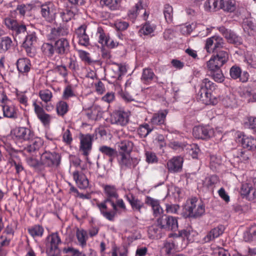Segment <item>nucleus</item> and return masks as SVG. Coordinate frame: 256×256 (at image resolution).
I'll return each mask as SVG.
<instances>
[{"label": "nucleus", "mask_w": 256, "mask_h": 256, "mask_svg": "<svg viewBox=\"0 0 256 256\" xmlns=\"http://www.w3.org/2000/svg\"><path fill=\"white\" fill-rule=\"evenodd\" d=\"M244 30L249 36H254L256 33V26L251 20H246L242 24Z\"/></svg>", "instance_id": "nucleus-33"}, {"label": "nucleus", "mask_w": 256, "mask_h": 256, "mask_svg": "<svg viewBox=\"0 0 256 256\" xmlns=\"http://www.w3.org/2000/svg\"><path fill=\"white\" fill-rule=\"evenodd\" d=\"M62 138L64 142L67 144H71L72 141V138L70 132L69 130L68 129L64 132Z\"/></svg>", "instance_id": "nucleus-64"}, {"label": "nucleus", "mask_w": 256, "mask_h": 256, "mask_svg": "<svg viewBox=\"0 0 256 256\" xmlns=\"http://www.w3.org/2000/svg\"><path fill=\"white\" fill-rule=\"evenodd\" d=\"M173 9L172 6L168 4L164 5V14L165 19L168 22H172Z\"/></svg>", "instance_id": "nucleus-48"}, {"label": "nucleus", "mask_w": 256, "mask_h": 256, "mask_svg": "<svg viewBox=\"0 0 256 256\" xmlns=\"http://www.w3.org/2000/svg\"><path fill=\"white\" fill-rule=\"evenodd\" d=\"M211 53L212 55L206 64L223 66L228 60V52L224 49L215 50Z\"/></svg>", "instance_id": "nucleus-6"}, {"label": "nucleus", "mask_w": 256, "mask_h": 256, "mask_svg": "<svg viewBox=\"0 0 256 256\" xmlns=\"http://www.w3.org/2000/svg\"><path fill=\"white\" fill-rule=\"evenodd\" d=\"M129 121V114L122 110H116L111 116V122L113 124L124 126Z\"/></svg>", "instance_id": "nucleus-12"}, {"label": "nucleus", "mask_w": 256, "mask_h": 256, "mask_svg": "<svg viewBox=\"0 0 256 256\" xmlns=\"http://www.w3.org/2000/svg\"><path fill=\"white\" fill-rule=\"evenodd\" d=\"M146 161L148 163H155L157 162L158 159L154 152H146Z\"/></svg>", "instance_id": "nucleus-59"}, {"label": "nucleus", "mask_w": 256, "mask_h": 256, "mask_svg": "<svg viewBox=\"0 0 256 256\" xmlns=\"http://www.w3.org/2000/svg\"><path fill=\"white\" fill-rule=\"evenodd\" d=\"M145 202L152 208L154 216H158L163 213L164 210L160 204L159 200L148 196Z\"/></svg>", "instance_id": "nucleus-20"}, {"label": "nucleus", "mask_w": 256, "mask_h": 256, "mask_svg": "<svg viewBox=\"0 0 256 256\" xmlns=\"http://www.w3.org/2000/svg\"><path fill=\"white\" fill-rule=\"evenodd\" d=\"M39 96L43 102H48L50 101L52 97V94L50 90L45 89L39 92Z\"/></svg>", "instance_id": "nucleus-47"}, {"label": "nucleus", "mask_w": 256, "mask_h": 256, "mask_svg": "<svg viewBox=\"0 0 256 256\" xmlns=\"http://www.w3.org/2000/svg\"><path fill=\"white\" fill-rule=\"evenodd\" d=\"M241 142L242 146L244 148L252 151L256 149V138L252 136L243 135Z\"/></svg>", "instance_id": "nucleus-24"}, {"label": "nucleus", "mask_w": 256, "mask_h": 256, "mask_svg": "<svg viewBox=\"0 0 256 256\" xmlns=\"http://www.w3.org/2000/svg\"><path fill=\"white\" fill-rule=\"evenodd\" d=\"M218 30L229 44H233L236 46L241 45L242 44V38L232 30L227 29L224 26L220 27Z\"/></svg>", "instance_id": "nucleus-10"}, {"label": "nucleus", "mask_w": 256, "mask_h": 256, "mask_svg": "<svg viewBox=\"0 0 256 256\" xmlns=\"http://www.w3.org/2000/svg\"><path fill=\"white\" fill-rule=\"evenodd\" d=\"M33 106L34 108V112L38 118L44 126L48 125L51 120V116L46 114L42 106L38 105L36 102H34Z\"/></svg>", "instance_id": "nucleus-17"}, {"label": "nucleus", "mask_w": 256, "mask_h": 256, "mask_svg": "<svg viewBox=\"0 0 256 256\" xmlns=\"http://www.w3.org/2000/svg\"><path fill=\"white\" fill-rule=\"evenodd\" d=\"M61 240L57 232L52 233L47 236L46 240V252L48 255L58 254L60 253L58 246Z\"/></svg>", "instance_id": "nucleus-4"}, {"label": "nucleus", "mask_w": 256, "mask_h": 256, "mask_svg": "<svg viewBox=\"0 0 256 256\" xmlns=\"http://www.w3.org/2000/svg\"><path fill=\"white\" fill-rule=\"evenodd\" d=\"M40 13L42 16L48 22H52L56 18V8L54 4L47 2L41 5Z\"/></svg>", "instance_id": "nucleus-9"}, {"label": "nucleus", "mask_w": 256, "mask_h": 256, "mask_svg": "<svg viewBox=\"0 0 256 256\" xmlns=\"http://www.w3.org/2000/svg\"><path fill=\"white\" fill-rule=\"evenodd\" d=\"M74 178L80 188L85 189L88 186V180L84 174H80L78 171L73 174Z\"/></svg>", "instance_id": "nucleus-25"}, {"label": "nucleus", "mask_w": 256, "mask_h": 256, "mask_svg": "<svg viewBox=\"0 0 256 256\" xmlns=\"http://www.w3.org/2000/svg\"><path fill=\"white\" fill-rule=\"evenodd\" d=\"M4 117L16 119L18 118V109L10 102L2 105Z\"/></svg>", "instance_id": "nucleus-18"}, {"label": "nucleus", "mask_w": 256, "mask_h": 256, "mask_svg": "<svg viewBox=\"0 0 256 256\" xmlns=\"http://www.w3.org/2000/svg\"><path fill=\"white\" fill-rule=\"evenodd\" d=\"M97 206L99 208L101 214L104 217H105L106 219L108 220H109L112 221L114 220L116 212V211L114 210V212L105 211L104 210H106L108 207L106 206V204H104V202L97 204Z\"/></svg>", "instance_id": "nucleus-32"}, {"label": "nucleus", "mask_w": 256, "mask_h": 256, "mask_svg": "<svg viewBox=\"0 0 256 256\" xmlns=\"http://www.w3.org/2000/svg\"><path fill=\"white\" fill-rule=\"evenodd\" d=\"M240 194L242 196L250 198H256V192L251 184L245 183L242 184Z\"/></svg>", "instance_id": "nucleus-27"}, {"label": "nucleus", "mask_w": 256, "mask_h": 256, "mask_svg": "<svg viewBox=\"0 0 256 256\" xmlns=\"http://www.w3.org/2000/svg\"><path fill=\"white\" fill-rule=\"evenodd\" d=\"M69 42L66 38H60L54 42V50L60 55H65L70 52Z\"/></svg>", "instance_id": "nucleus-16"}, {"label": "nucleus", "mask_w": 256, "mask_h": 256, "mask_svg": "<svg viewBox=\"0 0 256 256\" xmlns=\"http://www.w3.org/2000/svg\"><path fill=\"white\" fill-rule=\"evenodd\" d=\"M152 130L148 124L140 125L138 130V134L141 138H146Z\"/></svg>", "instance_id": "nucleus-43"}, {"label": "nucleus", "mask_w": 256, "mask_h": 256, "mask_svg": "<svg viewBox=\"0 0 256 256\" xmlns=\"http://www.w3.org/2000/svg\"><path fill=\"white\" fill-rule=\"evenodd\" d=\"M224 45L223 38L218 36H214L206 39L204 48L207 52L211 54L212 52L224 49Z\"/></svg>", "instance_id": "nucleus-5"}, {"label": "nucleus", "mask_w": 256, "mask_h": 256, "mask_svg": "<svg viewBox=\"0 0 256 256\" xmlns=\"http://www.w3.org/2000/svg\"><path fill=\"white\" fill-rule=\"evenodd\" d=\"M184 158L180 156H174L167 162V168L172 173L180 172L182 170Z\"/></svg>", "instance_id": "nucleus-13"}, {"label": "nucleus", "mask_w": 256, "mask_h": 256, "mask_svg": "<svg viewBox=\"0 0 256 256\" xmlns=\"http://www.w3.org/2000/svg\"><path fill=\"white\" fill-rule=\"evenodd\" d=\"M206 66L210 71V76L216 82H222L224 80V76L220 68L222 66L206 64Z\"/></svg>", "instance_id": "nucleus-15"}, {"label": "nucleus", "mask_w": 256, "mask_h": 256, "mask_svg": "<svg viewBox=\"0 0 256 256\" xmlns=\"http://www.w3.org/2000/svg\"><path fill=\"white\" fill-rule=\"evenodd\" d=\"M68 111V105L64 101H60L56 104V112L58 115L64 116Z\"/></svg>", "instance_id": "nucleus-44"}, {"label": "nucleus", "mask_w": 256, "mask_h": 256, "mask_svg": "<svg viewBox=\"0 0 256 256\" xmlns=\"http://www.w3.org/2000/svg\"><path fill=\"white\" fill-rule=\"evenodd\" d=\"M41 164L43 166L49 168H56L60 164L61 156L55 152L46 151L40 155Z\"/></svg>", "instance_id": "nucleus-2"}, {"label": "nucleus", "mask_w": 256, "mask_h": 256, "mask_svg": "<svg viewBox=\"0 0 256 256\" xmlns=\"http://www.w3.org/2000/svg\"><path fill=\"white\" fill-rule=\"evenodd\" d=\"M192 134L196 138L206 140L214 136V130L207 126H196L193 128Z\"/></svg>", "instance_id": "nucleus-7"}, {"label": "nucleus", "mask_w": 256, "mask_h": 256, "mask_svg": "<svg viewBox=\"0 0 256 256\" xmlns=\"http://www.w3.org/2000/svg\"><path fill=\"white\" fill-rule=\"evenodd\" d=\"M104 192L106 198L102 202L110 203L112 205L113 210L117 211L114 200L118 199L119 195L116 188L114 186L106 185L104 187Z\"/></svg>", "instance_id": "nucleus-8"}, {"label": "nucleus", "mask_w": 256, "mask_h": 256, "mask_svg": "<svg viewBox=\"0 0 256 256\" xmlns=\"http://www.w3.org/2000/svg\"><path fill=\"white\" fill-rule=\"evenodd\" d=\"M167 114L166 110L154 114L150 120V122L153 125L156 126L164 124Z\"/></svg>", "instance_id": "nucleus-30"}, {"label": "nucleus", "mask_w": 256, "mask_h": 256, "mask_svg": "<svg viewBox=\"0 0 256 256\" xmlns=\"http://www.w3.org/2000/svg\"><path fill=\"white\" fill-rule=\"evenodd\" d=\"M17 68L20 72H28L30 69L31 64L28 58H20L16 62Z\"/></svg>", "instance_id": "nucleus-28"}, {"label": "nucleus", "mask_w": 256, "mask_h": 256, "mask_svg": "<svg viewBox=\"0 0 256 256\" xmlns=\"http://www.w3.org/2000/svg\"><path fill=\"white\" fill-rule=\"evenodd\" d=\"M125 197L130 204L132 209L134 211L140 212L141 209L144 206V204L142 201L130 193L126 195Z\"/></svg>", "instance_id": "nucleus-19"}, {"label": "nucleus", "mask_w": 256, "mask_h": 256, "mask_svg": "<svg viewBox=\"0 0 256 256\" xmlns=\"http://www.w3.org/2000/svg\"><path fill=\"white\" fill-rule=\"evenodd\" d=\"M222 104L226 108H232L236 106V101L232 95L226 96L222 100Z\"/></svg>", "instance_id": "nucleus-42"}, {"label": "nucleus", "mask_w": 256, "mask_h": 256, "mask_svg": "<svg viewBox=\"0 0 256 256\" xmlns=\"http://www.w3.org/2000/svg\"><path fill=\"white\" fill-rule=\"evenodd\" d=\"M245 242L256 241V225L252 226L244 234Z\"/></svg>", "instance_id": "nucleus-31"}, {"label": "nucleus", "mask_w": 256, "mask_h": 256, "mask_svg": "<svg viewBox=\"0 0 256 256\" xmlns=\"http://www.w3.org/2000/svg\"><path fill=\"white\" fill-rule=\"evenodd\" d=\"M42 144L41 140L39 138L32 140L31 144L25 148V150L29 153L34 152L39 150Z\"/></svg>", "instance_id": "nucleus-34"}, {"label": "nucleus", "mask_w": 256, "mask_h": 256, "mask_svg": "<svg viewBox=\"0 0 256 256\" xmlns=\"http://www.w3.org/2000/svg\"><path fill=\"white\" fill-rule=\"evenodd\" d=\"M4 24L8 28L12 30L18 24L16 20L11 18H6L4 20Z\"/></svg>", "instance_id": "nucleus-61"}, {"label": "nucleus", "mask_w": 256, "mask_h": 256, "mask_svg": "<svg viewBox=\"0 0 256 256\" xmlns=\"http://www.w3.org/2000/svg\"><path fill=\"white\" fill-rule=\"evenodd\" d=\"M241 68L238 66H232L230 70V77L234 80H236L242 74Z\"/></svg>", "instance_id": "nucleus-52"}, {"label": "nucleus", "mask_w": 256, "mask_h": 256, "mask_svg": "<svg viewBox=\"0 0 256 256\" xmlns=\"http://www.w3.org/2000/svg\"><path fill=\"white\" fill-rule=\"evenodd\" d=\"M74 96L73 90H72V87L70 86H67L65 88L63 92L62 98L66 100L68 98L72 97Z\"/></svg>", "instance_id": "nucleus-62"}, {"label": "nucleus", "mask_w": 256, "mask_h": 256, "mask_svg": "<svg viewBox=\"0 0 256 256\" xmlns=\"http://www.w3.org/2000/svg\"><path fill=\"white\" fill-rule=\"evenodd\" d=\"M29 234L32 236H42L44 233L43 228L39 225H35L28 229Z\"/></svg>", "instance_id": "nucleus-41"}, {"label": "nucleus", "mask_w": 256, "mask_h": 256, "mask_svg": "<svg viewBox=\"0 0 256 256\" xmlns=\"http://www.w3.org/2000/svg\"><path fill=\"white\" fill-rule=\"evenodd\" d=\"M99 150L104 156L108 157H116L118 151L113 148L106 146H102L99 148Z\"/></svg>", "instance_id": "nucleus-36"}, {"label": "nucleus", "mask_w": 256, "mask_h": 256, "mask_svg": "<svg viewBox=\"0 0 256 256\" xmlns=\"http://www.w3.org/2000/svg\"><path fill=\"white\" fill-rule=\"evenodd\" d=\"M195 232L191 230V228H187L178 232V236L182 238H186L189 242H192L194 240L193 238Z\"/></svg>", "instance_id": "nucleus-37"}, {"label": "nucleus", "mask_w": 256, "mask_h": 256, "mask_svg": "<svg viewBox=\"0 0 256 256\" xmlns=\"http://www.w3.org/2000/svg\"><path fill=\"white\" fill-rule=\"evenodd\" d=\"M246 125L253 131V133L256 134V118L250 116L248 118V121L246 122Z\"/></svg>", "instance_id": "nucleus-57"}, {"label": "nucleus", "mask_w": 256, "mask_h": 256, "mask_svg": "<svg viewBox=\"0 0 256 256\" xmlns=\"http://www.w3.org/2000/svg\"><path fill=\"white\" fill-rule=\"evenodd\" d=\"M121 158L119 161V164L121 166H124L130 168V160H132V158H130V154L120 155Z\"/></svg>", "instance_id": "nucleus-54"}, {"label": "nucleus", "mask_w": 256, "mask_h": 256, "mask_svg": "<svg viewBox=\"0 0 256 256\" xmlns=\"http://www.w3.org/2000/svg\"><path fill=\"white\" fill-rule=\"evenodd\" d=\"M86 26L82 25L75 31V36L78 40V42L80 45L87 46L90 45V38L86 33Z\"/></svg>", "instance_id": "nucleus-14"}, {"label": "nucleus", "mask_w": 256, "mask_h": 256, "mask_svg": "<svg viewBox=\"0 0 256 256\" xmlns=\"http://www.w3.org/2000/svg\"><path fill=\"white\" fill-rule=\"evenodd\" d=\"M86 235V232L83 230H78L76 232V238L78 242L82 246H84L86 244V240L85 238Z\"/></svg>", "instance_id": "nucleus-56"}, {"label": "nucleus", "mask_w": 256, "mask_h": 256, "mask_svg": "<svg viewBox=\"0 0 256 256\" xmlns=\"http://www.w3.org/2000/svg\"><path fill=\"white\" fill-rule=\"evenodd\" d=\"M42 50L43 54L48 57H52L54 52V44L50 43H44L42 46Z\"/></svg>", "instance_id": "nucleus-40"}, {"label": "nucleus", "mask_w": 256, "mask_h": 256, "mask_svg": "<svg viewBox=\"0 0 256 256\" xmlns=\"http://www.w3.org/2000/svg\"><path fill=\"white\" fill-rule=\"evenodd\" d=\"M215 84L208 78H204L200 84V89H204L208 91H212L215 89Z\"/></svg>", "instance_id": "nucleus-51"}, {"label": "nucleus", "mask_w": 256, "mask_h": 256, "mask_svg": "<svg viewBox=\"0 0 256 256\" xmlns=\"http://www.w3.org/2000/svg\"><path fill=\"white\" fill-rule=\"evenodd\" d=\"M211 92L206 90L204 89H200L198 92V96H202V94L204 93V96L202 97L201 100L206 105H214L218 102L217 99L216 98H212Z\"/></svg>", "instance_id": "nucleus-26"}, {"label": "nucleus", "mask_w": 256, "mask_h": 256, "mask_svg": "<svg viewBox=\"0 0 256 256\" xmlns=\"http://www.w3.org/2000/svg\"><path fill=\"white\" fill-rule=\"evenodd\" d=\"M184 208L186 216L196 218L202 216L205 212L204 206L202 202H198L196 197L186 200Z\"/></svg>", "instance_id": "nucleus-1"}, {"label": "nucleus", "mask_w": 256, "mask_h": 256, "mask_svg": "<svg viewBox=\"0 0 256 256\" xmlns=\"http://www.w3.org/2000/svg\"><path fill=\"white\" fill-rule=\"evenodd\" d=\"M94 135L90 134H80V150L84 156H88L92 148Z\"/></svg>", "instance_id": "nucleus-11"}, {"label": "nucleus", "mask_w": 256, "mask_h": 256, "mask_svg": "<svg viewBox=\"0 0 256 256\" xmlns=\"http://www.w3.org/2000/svg\"><path fill=\"white\" fill-rule=\"evenodd\" d=\"M100 108L98 106H94L92 108V111L90 113H88V116L92 119H96L97 117L100 115Z\"/></svg>", "instance_id": "nucleus-60"}, {"label": "nucleus", "mask_w": 256, "mask_h": 256, "mask_svg": "<svg viewBox=\"0 0 256 256\" xmlns=\"http://www.w3.org/2000/svg\"><path fill=\"white\" fill-rule=\"evenodd\" d=\"M154 76V74L150 68H144L143 70L142 80L144 82L151 81Z\"/></svg>", "instance_id": "nucleus-50"}, {"label": "nucleus", "mask_w": 256, "mask_h": 256, "mask_svg": "<svg viewBox=\"0 0 256 256\" xmlns=\"http://www.w3.org/2000/svg\"><path fill=\"white\" fill-rule=\"evenodd\" d=\"M162 230V229L158 226L157 224L156 225H153L150 226L148 229V234L150 238L153 239L160 238V234Z\"/></svg>", "instance_id": "nucleus-39"}, {"label": "nucleus", "mask_w": 256, "mask_h": 256, "mask_svg": "<svg viewBox=\"0 0 256 256\" xmlns=\"http://www.w3.org/2000/svg\"><path fill=\"white\" fill-rule=\"evenodd\" d=\"M218 5V0H208L205 2L204 8L206 11H216L219 8Z\"/></svg>", "instance_id": "nucleus-45"}, {"label": "nucleus", "mask_w": 256, "mask_h": 256, "mask_svg": "<svg viewBox=\"0 0 256 256\" xmlns=\"http://www.w3.org/2000/svg\"><path fill=\"white\" fill-rule=\"evenodd\" d=\"M27 162L30 166L36 169H39L42 166V164H41V158L40 161H39L35 158L30 157L27 158Z\"/></svg>", "instance_id": "nucleus-55"}, {"label": "nucleus", "mask_w": 256, "mask_h": 256, "mask_svg": "<svg viewBox=\"0 0 256 256\" xmlns=\"http://www.w3.org/2000/svg\"><path fill=\"white\" fill-rule=\"evenodd\" d=\"M60 16L64 22H68L74 16V13L70 10H66L60 12Z\"/></svg>", "instance_id": "nucleus-53"}, {"label": "nucleus", "mask_w": 256, "mask_h": 256, "mask_svg": "<svg viewBox=\"0 0 256 256\" xmlns=\"http://www.w3.org/2000/svg\"><path fill=\"white\" fill-rule=\"evenodd\" d=\"M119 154H130L132 152L134 144L128 140L122 141L118 145Z\"/></svg>", "instance_id": "nucleus-23"}, {"label": "nucleus", "mask_w": 256, "mask_h": 256, "mask_svg": "<svg viewBox=\"0 0 256 256\" xmlns=\"http://www.w3.org/2000/svg\"><path fill=\"white\" fill-rule=\"evenodd\" d=\"M63 251L66 254L71 252L72 256H86V254L82 252H80L78 250L72 247L64 248Z\"/></svg>", "instance_id": "nucleus-58"}, {"label": "nucleus", "mask_w": 256, "mask_h": 256, "mask_svg": "<svg viewBox=\"0 0 256 256\" xmlns=\"http://www.w3.org/2000/svg\"><path fill=\"white\" fill-rule=\"evenodd\" d=\"M121 2L122 0H101V2L112 10H118L120 7Z\"/></svg>", "instance_id": "nucleus-38"}, {"label": "nucleus", "mask_w": 256, "mask_h": 256, "mask_svg": "<svg viewBox=\"0 0 256 256\" xmlns=\"http://www.w3.org/2000/svg\"><path fill=\"white\" fill-rule=\"evenodd\" d=\"M224 229V226L223 225H219L217 227L212 228L204 238V240L205 242H208L214 240V238L222 234Z\"/></svg>", "instance_id": "nucleus-21"}, {"label": "nucleus", "mask_w": 256, "mask_h": 256, "mask_svg": "<svg viewBox=\"0 0 256 256\" xmlns=\"http://www.w3.org/2000/svg\"><path fill=\"white\" fill-rule=\"evenodd\" d=\"M14 134L17 138L24 140H30L34 136V133L30 129L23 127L16 129Z\"/></svg>", "instance_id": "nucleus-22"}, {"label": "nucleus", "mask_w": 256, "mask_h": 256, "mask_svg": "<svg viewBox=\"0 0 256 256\" xmlns=\"http://www.w3.org/2000/svg\"><path fill=\"white\" fill-rule=\"evenodd\" d=\"M158 226L166 230L176 231L178 229L176 218L164 214L156 220Z\"/></svg>", "instance_id": "nucleus-3"}, {"label": "nucleus", "mask_w": 256, "mask_h": 256, "mask_svg": "<svg viewBox=\"0 0 256 256\" xmlns=\"http://www.w3.org/2000/svg\"><path fill=\"white\" fill-rule=\"evenodd\" d=\"M220 8L224 11L232 12L236 8V4L234 0H220Z\"/></svg>", "instance_id": "nucleus-29"}, {"label": "nucleus", "mask_w": 256, "mask_h": 256, "mask_svg": "<svg viewBox=\"0 0 256 256\" xmlns=\"http://www.w3.org/2000/svg\"><path fill=\"white\" fill-rule=\"evenodd\" d=\"M37 37L34 32L28 34L24 42L22 44L23 46H32L34 42H36Z\"/></svg>", "instance_id": "nucleus-49"}, {"label": "nucleus", "mask_w": 256, "mask_h": 256, "mask_svg": "<svg viewBox=\"0 0 256 256\" xmlns=\"http://www.w3.org/2000/svg\"><path fill=\"white\" fill-rule=\"evenodd\" d=\"M12 40L8 36L2 37L0 40V54L5 52L11 47Z\"/></svg>", "instance_id": "nucleus-35"}, {"label": "nucleus", "mask_w": 256, "mask_h": 256, "mask_svg": "<svg viewBox=\"0 0 256 256\" xmlns=\"http://www.w3.org/2000/svg\"><path fill=\"white\" fill-rule=\"evenodd\" d=\"M143 9V6H142V2L141 0H140L129 11L128 16L130 18H136L138 14V12L141 10Z\"/></svg>", "instance_id": "nucleus-46"}, {"label": "nucleus", "mask_w": 256, "mask_h": 256, "mask_svg": "<svg viewBox=\"0 0 256 256\" xmlns=\"http://www.w3.org/2000/svg\"><path fill=\"white\" fill-rule=\"evenodd\" d=\"M189 153L193 158H197L198 154L200 151L199 148L196 144L190 146Z\"/></svg>", "instance_id": "nucleus-63"}]
</instances>
